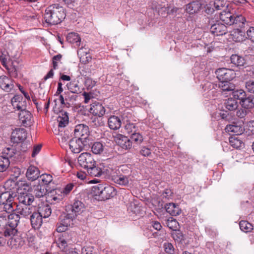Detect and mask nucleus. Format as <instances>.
<instances>
[{
    "label": "nucleus",
    "instance_id": "obj_1",
    "mask_svg": "<svg viewBox=\"0 0 254 254\" xmlns=\"http://www.w3.org/2000/svg\"><path fill=\"white\" fill-rule=\"evenodd\" d=\"M15 193L5 191L0 195V204L3 205V209L6 212L0 215V233H3L5 237L16 234L18 231L17 227L19 222V218L15 213L7 214L14 210V203Z\"/></svg>",
    "mask_w": 254,
    "mask_h": 254
},
{
    "label": "nucleus",
    "instance_id": "obj_2",
    "mask_svg": "<svg viewBox=\"0 0 254 254\" xmlns=\"http://www.w3.org/2000/svg\"><path fill=\"white\" fill-rule=\"evenodd\" d=\"M108 171L112 181L118 185L127 186L131 180L130 175V170L126 165H122L115 169H111Z\"/></svg>",
    "mask_w": 254,
    "mask_h": 254
},
{
    "label": "nucleus",
    "instance_id": "obj_3",
    "mask_svg": "<svg viewBox=\"0 0 254 254\" xmlns=\"http://www.w3.org/2000/svg\"><path fill=\"white\" fill-rule=\"evenodd\" d=\"M65 14L64 8L58 3L49 5L45 10L44 19L47 23L56 25L64 19Z\"/></svg>",
    "mask_w": 254,
    "mask_h": 254
},
{
    "label": "nucleus",
    "instance_id": "obj_4",
    "mask_svg": "<svg viewBox=\"0 0 254 254\" xmlns=\"http://www.w3.org/2000/svg\"><path fill=\"white\" fill-rule=\"evenodd\" d=\"M93 191L101 200L108 199L116 195V191L114 187L104 184H99L94 186Z\"/></svg>",
    "mask_w": 254,
    "mask_h": 254
},
{
    "label": "nucleus",
    "instance_id": "obj_5",
    "mask_svg": "<svg viewBox=\"0 0 254 254\" xmlns=\"http://www.w3.org/2000/svg\"><path fill=\"white\" fill-rule=\"evenodd\" d=\"M207 19L210 31L214 35L221 36L227 33V28L224 24L213 18H208Z\"/></svg>",
    "mask_w": 254,
    "mask_h": 254
},
{
    "label": "nucleus",
    "instance_id": "obj_6",
    "mask_svg": "<svg viewBox=\"0 0 254 254\" xmlns=\"http://www.w3.org/2000/svg\"><path fill=\"white\" fill-rule=\"evenodd\" d=\"M72 242L70 236L67 233H64L60 235L56 243L61 250L64 253L70 249L69 245Z\"/></svg>",
    "mask_w": 254,
    "mask_h": 254
},
{
    "label": "nucleus",
    "instance_id": "obj_7",
    "mask_svg": "<svg viewBox=\"0 0 254 254\" xmlns=\"http://www.w3.org/2000/svg\"><path fill=\"white\" fill-rule=\"evenodd\" d=\"M78 162L80 167L86 170L96 163L92 155L87 152L81 153L79 156Z\"/></svg>",
    "mask_w": 254,
    "mask_h": 254
},
{
    "label": "nucleus",
    "instance_id": "obj_8",
    "mask_svg": "<svg viewBox=\"0 0 254 254\" xmlns=\"http://www.w3.org/2000/svg\"><path fill=\"white\" fill-rule=\"evenodd\" d=\"M89 130L87 126L84 124H79L75 127L74 129L75 138L86 140L87 141H89Z\"/></svg>",
    "mask_w": 254,
    "mask_h": 254
},
{
    "label": "nucleus",
    "instance_id": "obj_9",
    "mask_svg": "<svg viewBox=\"0 0 254 254\" xmlns=\"http://www.w3.org/2000/svg\"><path fill=\"white\" fill-rule=\"evenodd\" d=\"M215 74L218 80H231L236 76V73L233 70L227 68H219L215 71Z\"/></svg>",
    "mask_w": 254,
    "mask_h": 254
},
{
    "label": "nucleus",
    "instance_id": "obj_10",
    "mask_svg": "<svg viewBox=\"0 0 254 254\" xmlns=\"http://www.w3.org/2000/svg\"><path fill=\"white\" fill-rule=\"evenodd\" d=\"M89 145L86 140H82L73 138L70 140L69 146L71 151L74 153H78L81 152L84 146Z\"/></svg>",
    "mask_w": 254,
    "mask_h": 254
},
{
    "label": "nucleus",
    "instance_id": "obj_11",
    "mask_svg": "<svg viewBox=\"0 0 254 254\" xmlns=\"http://www.w3.org/2000/svg\"><path fill=\"white\" fill-rule=\"evenodd\" d=\"M70 209L72 213L67 214L66 217H68L73 220L77 215L81 214L84 211L85 205L81 201L74 200L73 203L70 206Z\"/></svg>",
    "mask_w": 254,
    "mask_h": 254
},
{
    "label": "nucleus",
    "instance_id": "obj_12",
    "mask_svg": "<svg viewBox=\"0 0 254 254\" xmlns=\"http://www.w3.org/2000/svg\"><path fill=\"white\" fill-rule=\"evenodd\" d=\"M27 137L26 131L23 128H16L11 133V140L14 143L23 141Z\"/></svg>",
    "mask_w": 254,
    "mask_h": 254
},
{
    "label": "nucleus",
    "instance_id": "obj_13",
    "mask_svg": "<svg viewBox=\"0 0 254 254\" xmlns=\"http://www.w3.org/2000/svg\"><path fill=\"white\" fill-rule=\"evenodd\" d=\"M34 207L30 205L16 204V210L18 217L21 215V217L29 218L31 215L33 213ZM20 218V217H19Z\"/></svg>",
    "mask_w": 254,
    "mask_h": 254
},
{
    "label": "nucleus",
    "instance_id": "obj_14",
    "mask_svg": "<svg viewBox=\"0 0 254 254\" xmlns=\"http://www.w3.org/2000/svg\"><path fill=\"white\" fill-rule=\"evenodd\" d=\"M0 88L7 92L12 91L14 88L13 80L5 75L0 76Z\"/></svg>",
    "mask_w": 254,
    "mask_h": 254
},
{
    "label": "nucleus",
    "instance_id": "obj_15",
    "mask_svg": "<svg viewBox=\"0 0 254 254\" xmlns=\"http://www.w3.org/2000/svg\"><path fill=\"white\" fill-rule=\"evenodd\" d=\"M230 80H223L219 82L218 87L221 90L223 95L227 96L230 95L232 92L235 90V86L234 84L230 82Z\"/></svg>",
    "mask_w": 254,
    "mask_h": 254
},
{
    "label": "nucleus",
    "instance_id": "obj_16",
    "mask_svg": "<svg viewBox=\"0 0 254 254\" xmlns=\"http://www.w3.org/2000/svg\"><path fill=\"white\" fill-rule=\"evenodd\" d=\"M92 65H86L82 70V75L86 76L85 78V84L88 88H92L94 86L96 83L92 79L88 77L95 69L92 68Z\"/></svg>",
    "mask_w": 254,
    "mask_h": 254
},
{
    "label": "nucleus",
    "instance_id": "obj_17",
    "mask_svg": "<svg viewBox=\"0 0 254 254\" xmlns=\"http://www.w3.org/2000/svg\"><path fill=\"white\" fill-rule=\"evenodd\" d=\"M29 218L33 228L38 229L41 227L43 223V217L39 213V210L37 212L34 211Z\"/></svg>",
    "mask_w": 254,
    "mask_h": 254
},
{
    "label": "nucleus",
    "instance_id": "obj_18",
    "mask_svg": "<svg viewBox=\"0 0 254 254\" xmlns=\"http://www.w3.org/2000/svg\"><path fill=\"white\" fill-rule=\"evenodd\" d=\"M89 111L91 114L99 117L103 116L105 113L104 107L98 102L91 104Z\"/></svg>",
    "mask_w": 254,
    "mask_h": 254
},
{
    "label": "nucleus",
    "instance_id": "obj_19",
    "mask_svg": "<svg viewBox=\"0 0 254 254\" xmlns=\"http://www.w3.org/2000/svg\"><path fill=\"white\" fill-rule=\"evenodd\" d=\"M201 5L199 1H193L186 5L185 11L190 14H194L200 10Z\"/></svg>",
    "mask_w": 254,
    "mask_h": 254
},
{
    "label": "nucleus",
    "instance_id": "obj_20",
    "mask_svg": "<svg viewBox=\"0 0 254 254\" xmlns=\"http://www.w3.org/2000/svg\"><path fill=\"white\" fill-rule=\"evenodd\" d=\"M116 142L120 146L125 149H130L132 147L129 138L121 134L117 135Z\"/></svg>",
    "mask_w": 254,
    "mask_h": 254
},
{
    "label": "nucleus",
    "instance_id": "obj_21",
    "mask_svg": "<svg viewBox=\"0 0 254 254\" xmlns=\"http://www.w3.org/2000/svg\"><path fill=\"white\" fill-rule=\"evenodd\" d=\"M17 199L18 204L31 205L34 201V196L30 193L27 192H20L18 194Z\"/></svg>",
    "mask_w": 254,
    "mask_h": 254
},
{
    "label": "nucleus",
    "instance_id": "obj_22",
    "mask_svg": "<svg viewBox=\"0 0 254 254\" xmlns=\"http://www.w3.org/2000/svg\"><path fill=\"white\" fill-rule=\"evenodd\" d=\"M40 176L38 168L34 166H30L27 170L26 176L29 181H34L37 179Z\"/></svg>",
    "mask_w": 254,
    "mask_h": 254
},
{
    "label": "nucleus",
    "instance_id": "obj_23",
    "mask_svg": "<svg viewBox=\"0 0 254 254\" xmlns=\"http://www.w3.org/2000/svg\"><path fill=\"white\" fill-rule=\"evenodd\" d=\"M19 119L21 123L25 126H30L31 122L32 115L30 112L26 110H22L19 114Z\"/></svg>",
    "mask_w": 254,
    "mask_h": 254
},
{
    "label": "nucleus",
    "instance_id": "obj_24",
    "mask_svg": "<svg viewBox=\"0 0 254 254\" xmlns=\"http://www.w3.org/2000/svg\"><path fill=\"white\" fill-rule=\"evenodd\" d=\"M122 121L119 116H111L108 121V126L110 129L117 130L122 125Z\"/></svg>",
    "mask_w": 254,
    "mask_h": 254
},
{
    "label": "nucleus",
    "instance_id": "obj_25",
    "mask_svg": "<svg viewBox=\"0 0 254 254\" xmlns=\"http://www.w3.org/2000/svg\"><path fill=\"white\" fill-rule=\"evenodd\" d=\"M220 20L224 22V24L231 25H233L232 20L234 18V14L230 11L223 10L219 14Z\"/></svg>",
    "mask_w": 254,
    "mask_h": 254
},
{
    "label": "nucleus",
    "instance_id": "obj_26",
    "mask_svg": "<svg viewBox=\"0 0 254 254\" xmlns=\"http://www.w3.org/2000/svg\"><path fill=\"white\" fill-rule=\"evenodd\" d=\"M32 191L36 197L40 198L46 194L48 190L46 186L39 184L33 186Z\"/></svg>",
    "mask_w": 254,
    "mask_h": 254
},
{
    "label": "nucleus",
    "instance_id": "obj_27",
    "mask_svg": "<svg viewBox=\"0 0 254 254\" xmlns=\"http://www.w3.org/2000/svg\"><path fill=\"white\" fill-rule=\"evenodd\" d=\"M54 133L58 136V139L59 141L62 142H66L69 138L70 132L68 130H57L55 129Z\"/></svg>",
    "mask_w": 254,
    "mask_h": 254
},
{
    "label": "nucleus",
    "instance_id": "obj_28",
    "mask_svg": "<svg viewBox=\"0 0 254 254\" xmlns=\"http://www.w3.org/2000/svg\"><path fill=\"white\" fill-rule=\"evenodd\" d=\"M58 122V128L57 130H64V127L68 124V117L66 113L62 114V116H60L57 118Z\"/></svg>",
    "mask_w": 254,
    "mask_h": 254
},
{
    "label": "nucleus",
    "instance_id": "obj_29",
    "mask_svg": "<svg viewBox=\"0 0 254 254\" xmlns=\"http://www.w3.org/2000/svg\"><path fill=\"white\" fill-rule=\"evenodd\" d=\"M232 36L234 40L236 42H242L246 38L245 30H243L242 29L238 28L235 30L233 31Z\"/></svg>",
    "mask_w": 254,
    "mask_h": 254
},
{
    "label": "nucleus",
    "instance_id": "obj_30",
    "mask_svg": "<svg viewBox=\"0 0 254 254\" xmlns=\"http://www.w3.org/2000/svg\"><path fill=\"white\" fill-rule=\"evenodd\" d=\"M224 104L226 108L229 111L236 110L239 106L237 101L233 98H229L226 100Z\"/></svg>",
    "mask_w": 254,
    "mask_h": 254
},
{
    "label": "nucleus",
    "instance_id": "obj_31",
    "mask_svg": "<svg viewBox=\"0 0 254 254\" xmlns=\"http://www.w3.org/2000/svg\"><path fill=\"white\" fill-rule=\"evenodd\" d=\"M22 98L19 96H14L11 99V104L14 108H16L18 110L21 111L22 110H25V106L22 105V103L20 102V100H22Z\"/></svg>",
    "mask_w": 254,
    "mask_h": 254
},
{
    "label": "nucleus",
    "instance_id": "obj_32",
    "mask_svg": "<svg viewBox=\"0 0 254 254\" xmlns=\"http://www.w3.org/2000/svg\"><path fill=\"white\" fill-rule=\"evenodd\" d=\"M165 209L167 212L169 213L171 215L177 216L181 213V210L177 207L173 203H170L166 204Z\"/></svg>",
    "mask_w": 254,
    "mask_h": 254
},
{
    "label": "nucleus",
    "instance_id": "obj_33",
    "mask_svg": "<svg viewBox=\"0 0 254 254\" xmlns=\"http://www.w3.org/2000/svg\"><path fill=\"white\" fill-rule=\"evenodd\" d=\"M241 104L243 108L247 109L254 108V95L246 96Z\"/></svg>",
    "mask_w": 254,
    "mask_h": 254
},
{
    "label": "nucleus",
    "instance_id": "obj_34",
    "mask_svg": "<svg viewBox=\"0 0 254 254\" xmlns=\"http://www.w3.org/2000/svg\"><path fill=\"white\" fill-rule=\"evenodd\" d=\"M225 129L228 132H231L237 135L241 134L244 131V128L242 127L235 124L227 125Z\"/></svg>",
    "mask_w": 254,
    "mask_h": 254
},
{
    "label": "nucleus",
    "instance_id": "obj_35",
    "mask_svg": "<svg viewBox=\"0 0 254 254\" xmlns=\"http://www.w3.org/2000/svg\"><path fill=\"white\" fill-rule=\"evenodd\" d=\"M87 172L91 177H99L102 174V171L100 168L96 166L95 164L90 167L87 170Z\"/></svg>",
    "mask_w": 254,
    "mask_h": 254
},
{
    "label": "nucleus",
    "instance_id": "obj_36",
    "mask_svg": "<svg viewBox=\"0 0 254 254\" xmlns=\"http://www.w3.org/2000/svg\"><path fill=\"white\" fill-rule=\"evenodd\" d=\"M241 230L245 233L251 232L254 229L253 225L247 221L242 220L239 222Z\"/></svg>",
    "mask_w": 254,
    "mask_h": 254
},
{
    "label": "nucleus",
    "instance_id": "obj_37",
    "mask_svg": "<svg viewBox=\"0 0 254 254\" xmlns=\"http://www.w3.org/2000/svg\"><path fill=\"white\" fill-rule=\"evenodd\" d=\"M230 59L231 63L237 66H244L245 64L244 58L237 55H232Z\"/></svg>",
    "mask_w": 254,
    "mask_h": 254
},
{
    "label": "nucleus",
    "instance_id": "obj_38",
    "mask_svg": "<svg viewBox=\"0 0 254 254\" xmlns=\"http://www.w3.org/2000/svg\"><path fill=\"white\" fill-rule=\"evenodd\" d=\"M67 41L71 43H76L77 46H79L80 42V38L78 34L74 32H71L67 35Z\"/></svg>",
    "mask_w": 254,
    "mask_h": 254
},
{
    "label": "nucleus",
    "instance_id": "obj_39",
    "mask_svg": "<svg viewBox=\"0 0 254 254\" xmlns=\"http://www.w3.org/2000/svg\"><path fill=\"white\" fill-rule=\"evenodd\" d=\"M70 218L66 217V219L62 220L57 228L58 232H63L66 230L67 227L70 225Z\"/></svg>",
    "mask_w": 254,
    "mask_h": 254
},
{
    "label": "nucleus",
    "instance_id": "obj_40",
    "mask_svg": "<svg viewBox=\"0 0 254 254\" xmlns=\"http://www.w3.org/2000/svg\"><path fill=\"white\" fill-rule=\"evenodd\" d=\"M53 181V177L50 174H44L40 177V184H42L45 186L51 184Z\"/></svg>",
    "mask_w": 254,
    "mask_h": 254
},
{
    "label": "nucleus",
    "instance_id": "obj_41",
    "mask_svg": "<svg viewBox=\"0 0 254 254\" xmlns=\"http://www.w3.org/2000/svg\"><path fill=\"white\" fill-rule=\"evenodd\" d=\"M129 139L131 142V145L132 143L138 145L140 144L143 140L142 135L139 132H136L131 134Z\"/></svg>",
    "mask_w": 254,
    "mask_h": 254
},
{
    "label": "nucleus",
    "instance_id": "obj_42",
    "mask_svg": "<svg viewBox=\"0 0 254 254\" xmlns=\"http://www.w3.org/2000/svg\"><path fill=\"white\" fill-rule=\"evenodd\" d=\"M165 224L169 229L173 230V231L177 230L179 226L178 222L173 217H170L166 220Z\"/></svg>",
    "mask_w": 254,
    "mask_h": 254
},
{
    "label": "nucleus",
    "instance_id": "obj_43",
    "mask_svg": "<svg viewBox=\"0 0 254 254\" xmlns=\"http://www.w3.org/2000/svg\"><path fill=\"white\" fill-rule=\"evenodd\" d=\"M104 150V146L100 142H94L91 146V151L95 154H101Z\"/></svg>",
    "mask_w": 254,
    "mask_h": 254
},
{
    "label": "nucleus",
    "instance_id": "obj_44",
    "mask_svg": "<svg viewBox=\"0 0 254 254\" xmlns=\"http://www.w3.org/2000/svg\"><path fill=\"white\" fill-rule=\"evenodd\" d=\"M229 143L232 147L237 149L241 148L243 145V141L236 136L230 137Z\"/></svg>",
    "mask_w": 254,
    "mask_h": 254
},
{
    "label": "nucleus",
    "instance_id": "obj_45",
    "mask_svg": "<svg viewBox=\"0 0 254 254\" xmlns=\"http://www.w3.org/2000/svg\"><path fill=\"white\" fill-rule=\"evenodd\" d=\"M232 22L233 25H237L242 28L245 24L246 19L242 15H237L235 16L234 14V18H233Z\"/></svg>",
    "mask_w": 254,
    "mask_h": 254
},
{
    "label": "nucleus",
    "instance_id": "obj_46",
    "mask_svg": "<svg viewBox=\"0 0 254 254\" xmlns=\"http://www.w3.org/2000/svg\"><path fill=\"white\" fill-rule=\"evenodd\" d=\"M122 123L124 124H127V123H130L132 118V114L129 112L126 111H124L122 114L119 116Z\"/></svg>",
    "mask_w": 254,
    "mask_h": 254
},
{
    "label": "nucleus",
    "instance_id": "obj_47",
    "mask_svg": "<svg viewBox=\"0 0 254 254\" xmlns=\"http://www.w3.org/2000/svg\"><path fill=\"white\" fill-rule=\"evenodd\" d=\"M231 94H232L234 99L240 100V103L242 102V101L246 96L245 92L242 89L233 90Z\"/></svg>",
    "mask_w": 254,
    "mask_h": 254
},
{
    "label": "nucleus",
    "instance_id": "obj_48",
    "mask_svg": "<svg viewBox=\"0 0 254 254\" xmlns=\"http://www.w3.org/2000/svg\"><path fill=\"white\" fill-rule=\"evenodd\" d=\"M10 161L7 157L0 156V172L5 171L8 167Z\"/></svg>",
    "mask_w": 254,
    "mask_h": 254
},
{
    "label": "nucleus",
    "instance_id": "obj_49",
    "mask_svg": "<svg viewBox=\"0 0 254 254\" xmlns=\"http://www.w3.org/2000/svg\"><path fill=\"white\" fill-rule=\"evenodd\" d=\"M127 210L136 215H139L140 211V206L134 202H130L127 207Z\"/></svg>",
    "mask_w": 254,
    "mask_h": 254
},
{
    "label": "nucleus",
    "instance_id": "obj_50",
    "mask_svg": "<svg viewBox=\"0 0 254 254\" xmlns=\"http://www.w3.org/2000/svg\"><path fill=\"white\" fill-rule=\"evenodd\" d=\"M52 213V210L49 205H46L40 209L39 213L42 215L43 218H48L50 216Z\"/></svg>",
    "mask_w": 254,
    "mask_h": 254
},
{
    "label": "nucleus",
    "instance_id": "obj_51",
    "mask_svg": "<svg viewBox=\"0 0 254 254\" xmlns=\"http://www.w3.org/2000/svg\"><path fill=\"white\" fill-rule=\"evenodd\" d=\"M214 8L215 10H221L226 8L228 4L226 3V0H215L214 2Z\"/></svg>",
    "mask_w": 254,
    "mask_h": 254
},
{
    "label": "nucleus",
    "instance_id": "obj_52",
    "mask_svg": "<svg viewBox=\"0 0 254 254\" xmlns=\"http://www.w3.org/2000/svg\"><path fill=\"white\" fill-rule=\"evenodd\" d=\"M172 236L175 241L179 243L182 242L184 240V236L180 230H176L174 231L172 233Z\"/></svg>",
    "mask_w": 254,
    "mask_h": 254
},
{
    "label": "nucleus",
    "instance_id": "obj_53",
    "mask_svg": "<svg viewBox=\"0 0 254 254\" xmlns=\"http://www.w3.org/2000/svg\"><path fill=\"white\" fill-rule=\"evenodd\" d=\"M125 129L127 133L132 134L136 132L138 129V127L135 124L129 123L125 125Z\"/></svg>",
    "mask_w": 254,
    "mask_h": 254
},
{
    "label": "nucleus",
    "instance_id": "obj_54",
    "mask_svg": "<svg viewBox=\"0 0 254 254\" xmlns=\"http://www.w3.org/2000/svg\"><path fill=\"white\" fill-rule=\"evenodd\" d=\"M2 155L4 157H7L8 159L14 156L15 154V150L13 147L5 148L2 151Z\"/></svg>",
    "mask_w": 254,
    "mask_h": 254
},
{
    "label": "nucleus",
    "instance_id": "obj_55",
    "mask_svg": "<svg viewBox=\"0 0 254 254\" xmlns=\"http://www.w3.org/2000/svg\"><path fill=\"white\" fill-rule=\"evenodd\" d=\"M68 88L70 92L74 93L77 94L81 92L78 84L74 82H70L68 85Z\"/></svg>",
    "mask_w": 254,
    "mask_h": 254
},
{
    "label": "nucleus",
    "instance_id": "obj_56",
    "mask_svg": "<svg viewBox=\"0 0 254 254\" xmlns=\"http://www.w3.org/2000/svg\"><path fill=\"white\" fill-rule=\"evenodd\" d=\"M15 235L16 234H15L14 235H11L10 236V239H9L8 240H7V244L8 245V246L9 247H10L11 248H17V247H18V245H19V244H18V242L16 240V237H15ZM7 236H6V237H7ZM8 237H9V236H8Z\"/></svg>",
    "mask_w": 254,
    "mask_h": 254
},
{
    "label": "nucleus",
    "instance_id": "obj_57",
    "mask_svg": "<svg viewBox=\"0 0 254 254\" xmlns=\"http://www.w3.org/2000/svg\"><path fill=\"white\" fill-rule=\"evenodd\" d=\"M163 248L165 252L168 254H174L175 249L173 245L169 242H165L163 244Z\"/></svg>",
    "mask_w": 254,
    "mask_h": 254
},
{
    "label": "nucleus",
    "instance_id": "obj_58",
    "mask_svg": "<svg viewBox=\"0 0 254 254\" xmlns=\"http://www.w3.org/2000/svg\"><path fill=\"white\" fill-rule=\"evenodd\" d=\"M245 86L248 92L254 93V78L246 82Z\"/></svg>",
    "mask_w": 254,
    "mask_h": 254
},
{
    "label": "nucleus",
    "instance_id": "obj_59",
    "mask_svg": "<svg viewBox=\"0 0 254 254\" xmlns=\"http://www.w3.org/2000/svg\"><path fill=\"white\" fill-rule=\"evenodd\" d=\"M74 93L68 91L64 93V98L66 101H75L77 96L74 94Z\"/></svg>",
    "mask_w": 254,
    "mask_h": 254
},
{
    "label": "nucleus",
    "instance_id": "obj_60",
    "mask_svg": "<svg viewBox=\"0 0 254 254\" xmlns=\"http://www.w3.org/2000/svg\"><path fill=\"white\" fill-rule=\"evenodd\" d=\"M92 246H86L82 249L81 254H94Z\"/></svg>",
    "mask_w": 254,
    "mask_h": 254
},
{
    "label": "nucleus",
    "instance_id": "obj_61",
    "mask_svg": "<svg viewBox=\"0 0 254 254\" xmlns=\"http://www.w3.org/2000/svg\"><path fill=\"white\" fill-rule=\"evenodd\" d=\"M248 111L247 109L244 108V109L241 108L237 111L236 115L240 118H243L247 115Z\"/></svg>",
    "mask_w": 254,
    "mask_h": 254
},
{
    "label": "nucleus",
    "instance_id": "obj_62",
    "mask_svg": "<svg viewBox=\"0 0 254 254\" xmlns=\"http://www.w3.org/2000/svg\"><path fill=\"white\" fill-rule=\"evenodd\" d=\"M248 38L254 42V27H250L247 31Z\"/></svg>",
    "mask_w": 254,
    "mask_h": 254
},
{
    "label": "nucleus",
    "instance_id": "obj_63",
    "mask_svg": "<svg viewBox=\"0 0 254 254\" xmlns=\"http://www.w3.org/2000/svg\"><path fill=\"white\" fill-rule=\"evenodd\" d=\"M80 61L81 63L86 64L91 60V57L90 54L85 55L83 56L79 57Z\"/></svg>",
    "mask_w": 254,
    "mask_h": 254
},
{
    "label": "nucleus",
    "instance_id": "obj_64",
    "mask_svg": "<svg viewBox=\"0 0 254 254\" xmlns=\"http://www.w3.org/2000/svg\"><path fill=\"white\" fill-rule=\"evenodd\" d=\"M74 185L72 184H67L63 189L62 192L64 195H67L73 189Z\"/></svg>",
    "mask_w": 254,
    "mask_h": 254
}]
</instances>
